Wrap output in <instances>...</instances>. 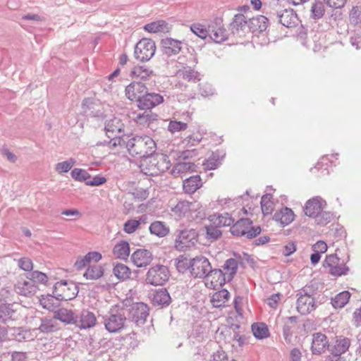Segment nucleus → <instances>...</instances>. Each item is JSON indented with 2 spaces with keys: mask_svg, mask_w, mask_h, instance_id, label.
I'll use <instances>...</instances> for the list:
<instances>
[{
  "mask_svg": "<svg viewBox=\"0 0 361 361\" xmlns=\"http://www.w3.org/2000/svg\"><path fill=\"white\" fill-rule=\"evenodd\" d=\"M326 206L325 200L320 196H315L306 202L303 210L306 216L316 218L317 224L326 225L331 221L333 217L331 212L324 211Z\"/></svg>",
  "mask_w": 361,
  "mask_h": 361,
  "instance_id": "f257e3e1",
  "label": "nucleus"
},
{
  "mask_svg": "<svg viewBox=\"0 0 361 361\" xmlns=\"http://www.w3.org/2000/svg\"><path fill=\"white\" fill-rule=\"evenodd\" d=\"M168 157L164 154L147 156L142 158L140 164L141 171L148 176H158L169 169Z\"/></svg>",
  "mask_w": 361,
  "mask_h": 361,
  "instance_id": "f03ea898",
  "label": "nucleus"
},
{
  "mask_svg": "<svg viewBox=\"0 0 361 361\" xmlns=\"http://www.w3.org/2000/svg\"><path fill=\"white\" fill-rule=\"evenodd\" d=\"M126 147L132 156L143 158L154 152L156 143L148 135H136L127 142Z\"/></svg>",
  "mask_w": 361,
  "mask_h": 361,
  "instance_id": "7ed1b4c3",
  "label": "nucleus"
},
{
  "mask_svg": "<svg viewBox=\"0 0 361 361\" xmlns=\"http://www.w3.org/2000/svg\"><path fill=\"white\" fill-rule=\"evenodd\" d=\"M316 294V290L310 286H306L298 291L296 308L301 314L306 315L315 310Z\"/></svg>",
  "mask_w": 361,
  "mask_h": 361,
  "instance_id": "20e7f679",
  "label": "nucleus"
},
{
  "mask_svg": "<svg viewBox=\"0 0 361 361\" xmlns=\"http://www.w3.org/2000/svg\"><path fill=\"white\" fill-rule=\"evenodd\" d=\"M202 205L197 201H179L172 209V212L178 219L192 221L199 216Z\"/></svg>",
  "mask_w": 361,
  "mask_h": 361,
  "instance_id": "39448f33",
  "label": "nucleus"
},
{
  "mask_svg": "<svg viewBox=\"0 0 361 361\" xmlns=\"http://www.w3.org/2000/svg\"><path fill=\"white\" fill-rule=\"evenodd\" d=\"M230 232L237 237L253 238L261 232L259 226H253L252 221L247 218H241L234 223L230 228Z\"/></svg>",
  "mask_w": 361,
  "mask_h": 361,
  "instance_id": "423d86ee",
  "label": "nucleus"
},
{
  "mask_svg": "<svg viewBox=\"0 0 361 361\" xmlns=\"http://www.w3.org/2000/svg\"><path fill=\"white\" fill-rule=\"evenodd\" d=\"M170 278V271L167 267L155 265L152 267L146 274V283L152 286H163Z\"/></svg>",
  "mask_w": 361,
  "mask_h": 361,
  "instance_id": "0eeeda50",
  "label": "nucleus"
},
{
  "mask_svg": "<svg viewBox=\"0 0 361 361\" xmlns=\"http://www.w3.org/2000/svg\"><path fill=\"white\" fill-rule=\"evenodd\" d=\"M198 235L197 231L192 228L180 231L175 239V249L184 251L195 246L198 241Z\"/></svg>",
  "mask_w": 361,
  "mask_h": 361,
  "instance_id": "6e6552de",
  "label": "nucleus"
},
{
  "mask_svg": "<svg viewBox=\"0 0 361 361\" xmlns=\"http://www.w3.org/2000/svg\"><path fill=\"white\" fill-rule=\"evenodd\" d=\"M124 124L121 120L114 118L109 121L105 126L106 134L110 139L109 143L116 147L121 145Z\"/></svg>",
  "mask_w": 361,
  "mask_h": 361,
  "instance_id": "1a4fd4ad",
  "label": "nucleus"
},
{
  "mask_svg": "<svg viewBox=\"0 0 361 361\" xmlns=\"http://www.w3.org/2000/svg\"><path fill=\"white\" fill-rule=\"evenodd\" d=\"M156 45L153 40L147 38L140 39L135 47V56L141 61H149L154 54Z\"/></svg>",
  "mask_w": 361,
  "mask_h": 361,
  "instance_id": "9d476101",
  "label": "nucleus"
},
{
  "mask_svg": "<svg viewBox=\"0 0 361 361\" xmlns=\"http://www.w3.org/2000/svg\"><path fill=\"white\" fill-rule=\"evenodd\" d=\"M78 293V287L72 281H61L54 286V293L58 300H70L75 298Z\"/></svg>",
  "mask_w": 361,
  "mask_h": 361,
  "instance_id": "9b49d317",
  "label": "nucleus"
},
{
  "mask_svg": "<svg viewBox=\"0 0 361 361\" xmlns=\"http://www.w3.org/2000/svg\"><path fill=\"white\" fill-rule=\"evenodd\" d=\"M329 269V273L336 277L347 275L349 268L343 262H340V258L336 254L326 255L323 264Z\"/></svg>",
  "mask_w": 361,
  "mask_h": 361,
  "instance_id": "f8f14e48",
  "label": "nucleus"
},
{
  "mask_svg": "<svg viewBox=\"0 0 361 361\" xmlns=\"http://www.w3.org/2000/svg\"><path fill=\"white\" fill-rule=\"evenodd\" d=\"M162 95L155 92H148V90L142 96L137 102V106L140 110H150L164 102Z\"/></svg>",
  "mask_w": 361,
  "mask_h": 361,
  "instance_id": "ddd939ff",
  "label": "nucleus"
},
{
  "mask_svg": "<svg viewBox=\"0 0 361 361\" xmlns=\"http://www.w3.org/2000/svg\"><path fill=\"white\" fill-rule=\"evenodd\" d=\"M147 90L148 88L145 84L133 81L126 87L125 95L128 100L137 102Z\"/></svg>",
  "mask_w": 361,
  "mask_h": 361,
  "instance_id": "4468645a",
  "label": "nucleus"
},
{
  "mask_svg": "<svg viewBox=\"0 0 361 361\" xmlns=\"http://www.w3.org/2000/svg\"><path fill=\"white\" fill-rule=\"evenodd\" d=\"M126 322V318L123 314L121 313L111 314L105 319L104 326L109 333H118L124 329Z\"/></svg>",
  "mask_w": 361,
  "mask_h": 361,
  "instance_id": "2eb2a0df",
  "label": "nucleus"
},
{
  "mask_svg": "<svg viewBox=\"0 0 361 361\" xmlns=\"http://www.w3.org/2000/svg\"><path fill=\"white\" fill-rule=\"evenodd\" d=\"M228 281L221 269L210 271L204 278V284L209 288L216 289L221 287Z\"/></svg>",
  "mask_w": 361,
  "mask_h": 361,
  "instance_id": "dca6fc26",
  "label": "nucleus"
},
{
  "mask_svg": "<svg viewBox=\"0 0 361 361\" xmlns=\"http://www.w3.org/2000/svg\"><path fill=\"white\" fill-rule=\"evenodd\" d=\"M210 268V263L206 257H197L192 259L190 273L194 277L201 278L205 276Z\"/></svg>",
  "mask_w": 361,
  "mask_h": 361,
  "instance_id": "f3484780",
  "label": "nucleus"
},
{
  "mask_svg": "<svg viewBox=\"0 0 361 361\" xmlns=\"http://www.w3.org/2000/svg\"><path fill=\"white\" fill-rule=\"evenodd\" d=\"M102 259V255L97 251L89 252L84 256H80L74 263V267L77 270H82L99 262Z\"/></svg>",
  "mask_w": 361,
  "mask_h": 361,
  "instance_id": "a211bd4d",
  "label": "nucleus"
},
{
  "mask_svg": "<svg viewBox=\"0 0 361 361\" xmlns=\"http://www.w3.org/2000/svg\"><path fill=\"white\" fill-rule=\"evenodd\" d=\"M250 19L242 13H237L234 16L231 29L233 34L243 36L250 32Z\"/></svg>",
  "mask_w": 361,
  "mask_h": 361,
  "instance_id": "6ab92c4d",
  "label": "nucleus"
},
{
  "mask_svg": "<svg viewBox=\"0 0 361 361\" xmlns=\"http://www.w3.org/2000/svg\"><path fill=\"white\" fill-rule=\"evenodd\" d=\"M277 18L282 25L288 28L296 27L300 23L298 15L292 8H286L279 11Z\"/></svg>",
  "mask_w": 361,
  "mask_h": 361,
  "instance_id": "aec40b11",
  "label": "nucleus"
},
{
  "mask_svg": "<svg viewBox=\"0 0 361 361\" xmlns=\"http://www.w3.org/2000/svg\"><path fill=\"white\" fill-rule=\"evenodd\" d=\"M153 260L152 253L146 249H137L131 255V261L135 266L139 268L146 267Z\"/></svg>",
  "mask_w": 361,
  "mask_h": 361,
  "instance_id": "412c9836",
  "label": "nucleus"
},
{
  "mask_svg": "<svg viewBox=\"0 0 361 361\" xmlns=\"http://www.w3.org/2000/svg\"><path fill=\"white\" fill-rule=\"evenodd\" d=\"M330 344L326 336L322 333L312 335L311 350L313 355H321L326 349L329 350Z\"/></svg>",
  "mask_w": 361,
  "mask_h": 361,
  "instance_id": "4be33fe9",
  "label": "nucleus"
},
{
  "mask_svg": "<svg viewBox=\"0 0 361 361\" xmlns=\"http://www.w3.org/2000/svg\"><path fill=\"white\" fill-rule=\"evenodd\" d=\"M16 292L21 295L29 297L34 295L39 290L30 279H20L14 286Z\"/></svg>",
  "mask_w": 361,
  "mask_h": 361,
  "instance_id": "5701e85b",
  "label": "nucleus"
},
{
  "mask_svg": "<svg viewBox=\"0 0 361 361\" xmlns=\"http://www.w3.org/2000/svg\"><path fill=\"white\" fill-rule=\"evenodd\" d=\"M350 346V340L344 336L336 337V341L334 344L330 345L329 352L331 355H340L344 354Z\"/></svg>",
  "mask_w": 361,
  "mask_h": 361,
  "instance_id": "b1692460",
  "label": "nucleus"
},
{
  "mask_svg": "<svg viewBox=\"0 0 361 361\" xmlns=\"http://www.w3.org/2000/svg\"><path fill=\"white\" fill-rule=\"evenodd\" d=\"M130 253L129 243L126 240H120L112 249V255L115 259L126 261Z\"/></svg>",
  "mask_w": 361,
  "mask_h": 361,
  "instance_id": "393cba45",
  "label": "nucleus"
},
{
  "mask_svg": "<svg viewBox=\"0 0 361 361\" xmlns=\"http://www.w3.org/2000/svg\"><path fill=\"white\" fill-rule=\"evenodd\" d=\"M294 219V212L291 209L286 207L281 208L272 216V220L279 223L282 226L289 225L293 221Z\"/></svg>",
  "mask_w": 361,
  "mask_h": 361,
  "instance_id": "a878e982",
  "label": "nucleus"
},
{
  "mask_svg": "<svg viewBox=\"0 0 361 361\" xmlns=\"http://www.w3.org/2000/svg\"><path fill=\"white\" fill-rule=\"evenodd\" d=\"M195 171H197V166L194 163L183 161L176 164L171 173L174 177L178 178Z\"/></svg>",
  "mask_w": 361,
  "mask_h": 361,
  "instance_id": "bb28decb",
  "label": "nucleus"
},
{
  "mask_svg": "<svg viewBox=\"0 0 361 361\" xmlns=\"http://www.w3.org/2000/svg\"><path fill=\"white\" fill-rule=\"evenodd\" d=\"M154 75L152 69L147 66H134L130 73V76L133 79L146 81Z\"/></svg>",
  "mask_w": 361,
  "mask_h": 361,
  "instance_id": "cd10ccee",
  "label": "nucleus"
},
{
  "mask_svg": "<svg viewBox=\"0 0 361 361\" xmlns=\"http://www.w3.org/2000/svg\"><path fill=\"white\" fill-rule=\"evenodd\" d=\"M202 181L200 176H192L183 180V189L185 193L193 194L202 188Z\"/></svg>",
  "mask_w": 361,
  "mask_h": 361,
  "instance_id": "c85d7f7f",
  "label": "nucleus"
},
{
  "mask_svg": "<svg viewBox=\"0 0 361 361\" xmlns=\"http://www.w3.org/2000/svg\"><path fill=\"white\" fill-rule=\"evenodd\" d=\"M209 222L217 225L219 228L222 226H231L234 224V219L228 213L215 214L209 216Z\"/></svg>",
  "mask_w": 361,
  "mask_h": 361,
  "instance_id": "c756f323",
  "label": "nucleus"
},
{
  "mask_svg": "<svg viewBox=\"0 0 361 361\" xmlns=\"http://www.w3.org/2000/svg\"><path fill=\"white\" fill-rule=\"evenodd\" d=\"M230 297L229 292L226 289H223L214 293L211 296L210 302L214 307H223L228 302Z\"/></svg>",
  "mask_w": 361,
  "mask_h": 361,
  "instance_id": "7c9ffc66",
  "label": "nucleus"
},
{
  "mask_svg": "<svg viewBox=\"0 0 361 361\" xmlns=\"http://www.w3.org/2000/svg\"><path fill=\"white\" fill-rule=\"evenodd\" d=\"M171 298L166 289L161 288L157 290L152 297V302L154 305L167 306L171 303Z\"/></svg>",
  "mask_w": 361,
  "mask_h": 361,
  "instance_id": "2f4dec72",
  "label": "nucleus"
},
{
  "mask_svg": "<svg viewBox=\"0 0 361 361\" xmlns=\"http://www.w3.org/2000/svg\"><path fill=\"white\" fill-rule=\"evenodd\" d=\"M269 24V20L264 16H257L250 18V32H261L264 31Z\"/></svg>",
  "mask_w": 361,
  "mask_h": 361,
  "instance_id": "473e14b6",
  "label": "nucleus"
},
{
  "mask_svg": "<svg viewBox=\"0 0 361 361\" xmlns=\"http://www.w3.org/2000/svg\"><path fill=\"white\" fill-rule=\"evenodd\" d=\"M104 273V269L102 264L97 263L93 264L92 266H89L83 276L87 280H97L103 276Z\"/></svg>",
  "mask_w": 361,
  "mask_h": 361,
  "instance_id": "72a5a7b5",
  "label": "nucleus"
},
{
  "mask_svg": "<svg viewBox=\"0 0 361 361\" xmlns=\"http://www.w3.org/2000/svg\"><path fill=\"white\" fill-rule=\"evenodd\" d=\"M161 44L164 52L169 56L176 54L181 49L180 42L171 38L163 39Z\"/></svg>",
  "mask_w": 361,
  "mask_h": 361,
  "instance_id": "f704fd0d",
  "label": "nucleus"
},
{
  "mask_svg": "<svg viewBox=\"0 0 361 361\" xmlns=\"http://www.w3.org/2000/svg\"><path fill=\"white\" fill-rule=\"evenodd\" d=\"M97 323V317L94 313L89 311H83L79 321L80 329H90L94 327Z\"/></svg>",
  "mask_w": 361,
  "mask_h": 361,
  "instance_id": "c9c22d12",
  "label": "nucleus"
},
{
  "mask_svg": "<svg viewBox=\"0 0 361 361\" xmlns=\"http://www.w3.org/2000/svg\"><path fill=\"white\" fill-rule=\"evenodd\" d=\"M113 274L120 281H126L130 278L131 269L123 263H116L113 268Z\"/></svg>",
  "mask_w": 361,
  "mask_h": 361,
  "instance_id": "e433bc0d",
  "label": "nucleus"
},
{
  "mask_svg": "<svg viewBox=\"0 0 361 361\" xmlns=\"http://www.w3.org/2000/svg\"><path fill=\"white\" fill-rule=\"evenodd\" d=\"M202 231L205 238L211 241L217 240L221 235L219 227L212 222H209L208 225H205Z\"/></svg>",
  "mask_w": 361,
  "mask_h": 361,
  "instance_id": "4c0bfd02",
  "label": "nucleus"
},
{
  "mask_svg": "<svg viewBox=\"0 0 361 361\" xmlns=\"http://www.w3.org/2000/svg\"><path fill=\"white\" fill-rule=\"evenodd\" d=\"M157 114L153 113L150 110H145L142 113H139L133 118L135 122L137 124H147L149 125L151 123L157 120Z\"/></svg>",
  "mask_w": 361,
  "mask_h": 361,
  "instance_id": "58836bf2",
  "label": "nucleus"
},
{
  "mask_svg": "<svg viewBox=\"0 0 361 361\" xmlns=\"http://www.w3.org/2000/svg\"><path fill=\"white\" fill-rule=\"evenodd\" d=\"M54 319H59L66 324H73L75 322L74 313L66 308H61L54 312Z\"/></svg>",
  "mask_w": 361,
  "mask_h": 361,
  "instance_id": "ea45409f",
  "label": "nucleus"
},
{
  "mask_svg": "<svg viewBox=\"0 0 361 361\" xmlns=\"http://www.w3.org/2000/svg\"><path fill=\"white\" fill-rule=\"evenodd\" d=\"M58 324L53 318H43L41 320V324L35 330L39 331L43 334H49L56 331L58 329Z\"/></svg>",
  "mask_w": 361,
  "mask_h": 361,
  "instance_id": "a19ab883",
  "label": "nucleus"
},
{
  "mask_svg": "<svg viewBox=\"0 0 361 361\" xmlns=\"http://www.w3.org/2000/svg\"><path fill=\"white\" fill-rule=\"evenodd\" d=\"M149 231L160 238L167 235L169 233V227L164 222L156 221L149 226Z\"/></svg>",
  "mask_w": 361,
  "mask_h": 361,
  "instance_id": "79ce46f5",
  "label": "nucleus"
},
{
  "mask_svg": "<svg viewBox=\"0 0 361 361\" xmlns=\"http://www.w3.org/2000/svg\"><path fill=\"white\" fill-rule=\"evenodd\" d=\"M253 335L259 339L267 338L269 336L268 326L263 322L254 323L252 325Z\"/></svg>",
  "mask_w": 361,
  "mask_h": 361,
  "instance_id": "37998d69",
  "label": "nucleus"
},
{
  "mask_svg": "<svg viewBox=\"0 0 361 361\" xmlns=\"http://www.w3.org/2000/svg\"><path fill=\"white\" fill-rule=\"evenodd\" d=\"M325 13L324 4L319 0H314L310 9V18L315 20L321 19Z\"/></svg>",
  "mask_w": 361,
  "mask_h": 361,
  "instance_id": "c03bdc74",
  "label": "nucleus"
},
{
  "mask_svg": "<svg viewBox=\"0 0 361 361\" xmlns=\"http://www.w3.org/2000/svg\"><path fill=\"white\" fill-rule=\"evenodd\" d=\"M39 303L44 309L53 310L55 307L59 306V300L56 295H41L39 298Z\"/></svg>",
  "mask_w": 361,
  "mask_h": 361,
  "instance_id": "a18cd8bd",
  "label": "nucleus"
},
{
  "mask_svg": "<svg viewBox=\"0 0 361 361\" xmlns=\"http://www.w3.org/2000/svg\"><path fill=\"white\" fill-rule=\"evenodd\" d=\"M224 273L228 281H231L235 274L238 269V262L235 259H228L224 265Z\"/></svg>",
  "mask_w": 361,
  "mask_h": 361,
  "instance_id": "49530a36",
  "label": "nucleus"
},
{
  "mask_svg": "<svg viewBox=\"0 0 361 361\" xmlns=\"http://www.w3.org/2000/svg\"><path fill=\"white\" fill-rule=\"evenodd\" d=\"M350 293L348 291H343L337 294L332 300V305L335 308L343 307L349 301Z\"/></svg>",
  "mask_w": 361,
  "mask_h": 361,
  "instance_id": "de8ad7c7",
  "label": "nucleus"
},
{
  "mask_svg": "<svg viewBox=\"0 0 361 361\" xmlns=\"http://www.w3.org/2000/svg\"><path fill=\"white\" fill-rule=\"evenodd\" d=\"M167 28V23L164 20H158L148 23L145 25V31L150 33H157L163 32Z\"/></svg>",
  "mask_w": 361,
  "mask_h": 361,
  "instance_id": "09e8293b",
  "label": "nucleus"
},
{
  "mask_svg": "<svg viewBox=\"0 0 361 361\" xmlns=\"http://www.w3.org/2000/svg\"><path fill=\"white\" fill-rule=\"evenodd\" d=\"M190 30L201 39H206L209 36V30L206 25L201 23H195L191 25Z\"/></svg>",
  "mask_w": 361,
  "mask_h": 361,
  "instance_id": "8fccbe9b",
  "label": "nucleus"
},
{
  "mask_svg": "<svg viewBox=\"0 0 361 361\" xmlns=\"http://www.w3.org/2000/svg\"><path fill=\"white\" fill-rule=\"evenodd\" d=\"M134 317L137 319H145L148 315V307L143 302H138L132 307Z\"/></svg>",
  "mask_w": 361,
  "mask_h": 361,
  "instance_id": "3c124183",
  "label": "nucleus"
},
{
  "mask_svg": "<svg viewBox=\"0 0 361 361\" xmlns=\"http://www.w3.org/2000/svg\"><path fill=\"white\" fill-rule=\"evenodd\" d=\"M210 37L216 43L224 42L227 39L226 30L223 27H218L212 30Z\"/></svg>",
  "mask_w": 361,
  "mask_h": 361,
  "instance_id": "603ef678",
  "label": "nucleus"
},
{
  "mask_svg": "<svg viewBox=\"0 0 361 361\" xmlns=\"http://www.w3.org/2000/svg\"><path fill=\"white\" fill-rule=\"evenodd\" d=\"M188 128V123L171 120L168 126V130L171 133L184 131Z\"/></svg>",
  "mask_w": 361,
  "mask_h": 361,
  "instance_id": "864d4df0",
  "label": "nucleus"
},
{
  "mask_svg": "<svg viewBox=\"0 0 361 361\" xmlns=\"http://www.w3.org/2000/svg\"><path fill=\"white\" fill-rule=\"evenodd\" d=\"M192 259H188L184 256H180L176 262V268L178 271L184 273L187 270L190 271Z\"/></svg>",
  "mask_w": 361,
  "mask_h": 361,
  "instance_id": "5fc2aeb1",
  "label": "nucleus"
},
{
  "mask_svg": "<svg viewBox=\"0 0 361 361\" xmlns=\"http://www.w3.org/2000/svg\"><path fill=\"white\" fill-rule=\"evenodd\" d=\"M141 222L137 219H128L123 224V231L128 234L135 233L140 226Z\"/></svg>",
  "mask_w": 361,
  "mask_h": 361,
  "instance_id": "6e6d98bb",
  "label": "nucleus"
},
{
  "mask_svg": "<svg viewBox=\"0 0 361 361\" xmlns=\"http://www.w3.org/2000/svg\"><path fill=\"white\" fill-rule=\"evenodd\" d=\"M71 176L75 180L86 182L91 178L90 174L82 169H74L71 171Z\"/></svg>",
  "mask_w": 361,
  "mask_h": 361,
  "instance_id": "4d7b16f0",
  "label": "nucleus"
},
{
  "mask_svg": "<svg viewBox=\"0 0 361 361\" xmlns=\"http://www.w3.org/2000/svg\"><path fill=\"white\" fill-rule=\"evenodd\" d=\"M180 75L188 81L195 80L198 77V73L190 67H185L179 71Z\"/></svg>",
  "mask_w": 361,
  "mask_h": 361,
  "instance_id": "13d9d810",
  "label": "nucleus"
},
{
  "mask_svg": "<svg viewBox=\"0 0 361 361\" xmlns=\"http://www.w3.org/2000/svg\"><path fill=\"white\" fill-rule=\"evenodd\" d=\"M349 18L351 24L361 23V6H353L350 11Z\"/></svg>",
  "mask_w": 361,
  "mask_h": 361,
  "instance_id": "bf43d9fd",
  "label": "nucleus"
},
{
  "mask_svg": "<svg viewBox=\"0 0 361 361\" xmlns=\"http://www.w3.org/2000/svg\"><path fill=\"white\" fill-rule=\"evenodd\" d=\"M29 279L33 281L34 284L41 283L45 285L48 281L47 276L44 273L38 271H33Z\"/></svg>",
  "mask_w": 361,
  "mask_h": 361,
  "instance_id": "052dcab7",
  "label": "nucleus"
},
{
  "mask_svg": "<svg viewBox=\"0 0 361 361\" xmlns=\"http://www.w3.org/2000/svg\"><path fill=\"white\" fill-rule=\"evenodd\" d=\"M74 164V160L71 159L68 161L58 163L55 166V169L59 173H66L71 170V169L73 166Z\"/></svg>",
  "mask_w": 361,
  "mask_h": 361,
  "instance_id": "680f3d73",
  "label": "nucleus"
},
{
  "mask_svg": "<svg viewBox=\"0 0 361 361\" xmlns=\"http://www.w3.org/2000/svg\"><path fill=\"white\" fill-rule=\"evenodd\" d=\"M262 211L264 215L271 212V195L269 194L262 196L261 200Z\"/></svg>",
  "mask_w": 361,
  "mask_h": 361,
  "instance_id": "e2e57ef3",
  "label": "nucleus"
},
{
  "mask_svg": "<svg viewBox=\"0 0 361 361\" xmlns=\"http://www.w3.org/2000/svg\"><path fill=\"white\" fill-rule=\"evenodd\" d=\"M19 267L24 271H29L33 268V264L30 259L23 257L18 260Z\"/></svg>",
  "mask_w": 361,
  "mask_h": 361,
  "instance_id": "0e129e2a",
  "label": "nucleus"
},
{
  "mask_svg": "<svg viewBox=\"0 0 361 361\" xmlns=\"http://www.w3.org/2000/svg\"><path fill=\"white\" fill-rule=\"evenodd\" d=\"M348 0H324L325 4L332 8H341L344 7Z\"/></svg>",
  "mask_w": 361,
  "mask_h": 361,
  "instance_id": "69168bd1",
  "label": "nucleus"
},
{
  "mask_svg": "<svg viewBox=\"0 0 361 361\" xmlns=\"http://www.w3.org/2000/svg\"><path fill=\"white\" fill-rule=\"evenodd\" d=\"M296 250L295 244L293 242H289L287 245L283 247L281 250L284 256H289Z\"/></svg>",
  "mask_w": 361,
  "mask_h": 361,
  "instance_id": "338daca9",
  "label": "nucleus"
},
{
  "mask_svg": "<svg viewBox=\"0 0 361 361\" xmlns=\"http://www.w3.org/2000/svg\"><path fill=\"white\" fill-rule=\"evenodd\" d=\"M327 245L324 241L319 240L313 245L312 249L314 252L324 253L327 250Z\"/></svg>",
  "mask_w": 361,
  "mask_h": 361,
  "instance_id": "774afa93",
  "label": "nucleus"
}]
</instances>
